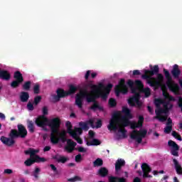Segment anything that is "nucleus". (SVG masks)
<instances>
[{
    "mask_svg": "<svg viewBox=\"0 0 182 182\" xmlns=\"http://www.w3.org/2000/svg\"><path fill=\"white\" fill-rule=\"evenodd\" d=\"M42 100V97L41 95H38L36 97H34L33 105L36 106H38L39 103H41V101Z\"/></svg>",
    "mask_w": 182,
    "mask_h": 182,
    "instance_id": "37998d69",
    "label": "nucleus"
},
{
    "mask_svg": "<svg viewBox=\"0 0 182 182\" xmlns=\"http://www.w3.org/2000/svg\"><path fill=\"white\" fill-rule=\"evenodd\" d=\"M132 75H133L134 76H140V75H141V73H140V70H134L133 71Z\"/></svg>",
    "mask_w": 182,
    "mask_h": 182,
    "instance_id": "e2e57ef3",
    "label": "nucleus"
},
{
    "mask_svg": "<svg viewBox=\"0 0 182 182\" xmlns=\"http://www.w3.org/2000/svg\"><path fill=\"white\" fill-rule=\"evenodd\" d=\"M102 120L98 119L96 122V128L100 129V127H102Z\"/></svg>",
    "mask_w": 182,
    "mask_h": 182,
    "instance_id": "052dcab7",
    "label": "nucleus"
},
{
    "mask_svg": "<svg viewBox=\"0 0 182 182\" xmlns=\"http://www.w3.org/2000/svg\"><path fill=\"white\" fill-rule=\"evenodd\" d=\"M127 85L129 86V88H132L134 86V82L132 80H128L127 82Z\"/></svg>",
    "mask_w": 182,
    "mask_h": 182,
    "instance_id": "4d7b16f0",
    "label": "nucleus"
},
{
    "mask_svg": "<svg viewBox=\"0 0 182 182\" xmlns=\"http://www.w3.org/2000/svg\"><path fill=\"white\" fill-rule=\"evenodd\" d=\"M48 122L49 119L46 117L41 115L36 119V124L38 127H45L48 124Z\"/></svg>",
    "mask_w": 182,
    "mask_h": 182,
    "instance_id": "dca6fc26",
    "label": "nucleus"
},
{
    "mask_svg": "<svg viewBox=\"0 0 182 182\" xmlns=\"http://www.w3.org/2000/svg\"><path fill=\"white\" fill-rule=\"evenodd\" d=\"M79 126L82 130H85V132H87V130H89V125H87V122H79Z\"/></svg>",
    "mask_w": 182,
    "mask_h": 182,
    "instance_id": "e433bc0d",
    "label": "nucleus"
},
{
    "mask_svg": "<svg viewBox=\"0 0 182 182\" xmlns=\"http://www.w3.org/2000/svg\"><path fill=\"white\" fill-rule=\"evenodd\" d=\"M31 85H32V82L31 81H27L24 82V84L22 86L23 90L26 91L30 90Z\"/></svg>",
    "mask_w": 182,
    "mask_h": 182,
    "instance_id": "4c0bfd02",
    "label": "nucleus"
},
{
    "mask_svg": "<svg viewBox=\"0 0 182 182\" xmlns=\"http://www.w3.org/2000/svg\"><path fill=\"white\" fill-rule=\"evenodd\" d=\"M77 90V87H75L73 85H70L69 90L67 91V94L68 95V96L70 95H75Z\"/></svg>",
    "mask_w": 182,
    "mask_h": 182,
    "instance_id": "72a5a7b5",
    "label": "nucleus"
},
{
    "mask_svg": "<svg viewBox=\"0 0 182 182\" xmlns=\"http://www.w3.org/2000/svg\"><path fill=\"white\" fill-rule=\"evenodd\" d=\"M100 141L97 139H93L90 141H87V146H100Z\"/></svg>",
    "mask_w": 182,
    "mask_h": 182,
    "instance_id": "f704fd0d",
    "label": "nucleus"
},
{
    "mask_svg": "<svg viewBox=\"0 0 182 182\" xmlns=\"http://www.w3.org/2000/svg\"><path fill=\"white\" fill-rule=\"evenodd\" d=\"M43 116H48L49 114V109L48 107L44 106L42 109Z\"/></svg>",
    "mask_w": 182,
    "mask_h": 182,
    "instance_id": "3c124183",
    "label": "nucleus"
},
{
    "mask_svg": "<svg viewBox=\"0 0 182 182\" xmlns=\"http://www.w3.org/2000/svg\"><path fill=\"white\" fill-rule=\"evenodd\" d=\"M108 103L109 105V107H116L117 105V102H116V100H114V98H110Z\"/></svg>",
    "mask_w": 182,
    "mask_h": 182,
    "instance_id": "a19ab883",
    "label": "nucleus"
},
{
    "mask_svg": "<svg viewBox=\"0 0 182 182\" xmlns=\"http://www.w3.org/2000/svg\"><path fill=\"white\" fill-rule=\"evenodd\" d=\"M164 106V110L165 113H168V110L173 109V105L170 104L169 101L164 100V103L162 104Z\"/></svg>",
    "mask_w": 182,
    "mask_h": 182,
    "instance_id": "bb28decb",
    "label": "nucleus"
},
{
    "mask_svg": "<svg viewBox=\"0 0 182 182\" xmlns=\"http://www.w3.org/2000/svg\"><path fill=\"white\" fill-rule=\"evenodd\" d=\"M70 136L71 137H73V139H74V140L77 141V143H78L79 144H83V140L82 139V138L80 137L79 135H77V133L75 132Z\"/></svg>",
    "mask_w": 182,
    "mask_h": 182,
    "instance_id": "473e14b6",
    "label": "nucleus"
},
{
    "mask_svg": "<svg viewBox=\"0 0 182 182\" xmlns=\"http://www.w3.org/2000/svg\"><path fill=\"white\" fill-rule=\"evenodd\" d=\"M168 146L171 148V154L175 157H178V150H180V146L174 141L169 140L168 141Z\"/></svg>",
    "mask_w": 182,
    "mask_h": 182,
    "instance_id": "ddd939ff",
    "label": "nucleus"
},
{
    "mask_svg": "<svg viewBox=\"0 0 182 182\" xmlns=\"http://www.w3.org/2000/svg\"><path fill=\"white\" fill-rule=\"evenodd\" d=\"M171 130H173V126H168L166 125V127L164 128V133H166V134H170V133H171Z\"/></svg>",
    "mask_w": 182,
    "mask_h": 182,
    "instance_id": "49530a36",
    "label": "nucleus"
},
{
    "mask_svg": "<svg viewBox=\"0 0 182 182\" xmlns=\"http://www.w3.org/2000/svg\"><path fill=\"white\" fill-rule=\"evenodd\" d=\"M18 130L11 129L9 134V138L4 136H1L0 140L3 144L12 147L15 144V139L21 137V139H25L28 136V130L23 124H20L17 126Z\"/></svg>",
    "mask_w": 182,
    "mask_h": 182,
    "instance_id": "7ed1b4c3",
    "label": "nucleus"
},
{
    "mask_svg": "<svg viewBox=\"0 0 182 182\" xmlns=\"http://www.w3.org/2000/svg\"><path fill=\"white\" fill-rule=\"evenodd\" d=\"M126 166V161L122 159H119L117 160L115 163V171L119 173L122 170V167H124Z\"/></svg>",
    "mask_w": 182,
    "mask_h": 182,
    "instance_id": "6ab92c4d",
    "label": "nucleus"
},
{
    "mask_svg": "<svg viewBox=\"0 0 182 182\" xmlns=\"http://www.w3.org/2000/svg\"><path fill=\"white\" fill-rule=\"evenodd\" d=\"M46 161V159L42 158L38 155H36L33 158L28 159L24 161L25 166L27 167H31L32 164H35V163H45Z\"/></svg>",
    "mask_w": 182,
    "mask_h": 182,
    "instance_id": "f8f14e48",
    "label": "nucleus"
},
{
    "mask_svg": "<svg viewBox=\"0 0 182 182\" xmlns=\"http://www.w3.org/2000/svg\"><path fill=\"white\" fill-rule=\"evenodd\" d=\"M130 139L132 140H136L137 143L140 144L141 141H143V138L141 136H139V135H136V134L132 133L130 134Z\"/></svg>",
    "mask_w": 182,
    "mask_h": 182,
    "instance_id": "7c9ffc66",
    "label": "nucleus"
},
{
    "mask_svg": "<svg viewBox=\"0 0 182 182\" xmlns=\"http://www.w3.org/2000/svg\"><path fill=\"white\" fill-rule=\"evenodd\" d=\"M108 181L109 182H119V177L109 176H108Z\"/></svg>",
    "mask_w": 182,
    "mask_h": 182,
    "instance_id": "de8ad7c7",
    "label": "nucleus"
},
{
    "mask_svg": "<svg viewBox=\"0 0 182 182\" xmlns=\"http://www.w3.org/2000/svg\"><path fill=\"white\" fill-rule=\"evenodd\" d=\"M39 92H41V86L39 84H36L33 87V92L35 95H39Z\"/></svg>",
    "mask_w": 182,
    "mask_h": 182,
    "instance_id": "a18cd8bd",
    "label": "nucleus"
},
{
    "mask_svg": "<svg viewBox=\"0 0 182 182\" xmlns=\"http://www.w3.org/2000/svg\"><path fill=\"white\" fill-rule=\"evenodd\" d=\"M128 103L132 107L136 106L137 109H141L143 103L140 101V94H136L128 100Z\"/></svg>",
    "mask_w": 182,
    "mask_h": 182,
    "instance_id": "9b49d317",
    "label": "nucleus"
},
{
    "mask_svg": "<svg viewBox=\"0 0 182 182\" xmlns=\"http://www.w3.org/2000/svg\"><path fill=\"white\" fill-rule=\"evenodd\" d=\"M132 133L139 136V137H142V139H144L147 136V130L146 129H140L139 131L134 129Z\"/></svg>",
    "mask_w": 182,
    "mask_h": 182,
    "instance_id": "a878e982",
    "label": "nucleus"
},
{
    "mask_svg": "<svg viewBox=\"0 0 182 182\" xmlns=\"http://www.w3.org/2000/svg\"><path fill=\"white\" fill-rule=\"evenodd\" d=\"M122 113L125 114V117L127 119H133V115L132 114V112L127 107H122Z\"/></svg>",
    "mask_w": 182,
    "mask_h": 182,
    "instance_id": "cd10ccee",
    "label": "nucleus"
},
{
    "mask_svg": "<svg viewBox=\"0 0 182 182\" xmlns=\"http://www.w3.org/2000/svg\"><path fill=\"white\" fill-rule=\"evenodd\" d=\"M14 78L15 80L11 82V86L13 89H16V87H19V85L23 82V76L19 71H16L14 75Z\"/></svg>",
    "mask_w": 182,
    "mask_h": 182,
    "instance_id": "9d476101",
    "label": "nucleus"
},
{
    "mask_svg": "<svg viewBox=\"0 0 182 182\" xmlns=\"http://www.w3.org/2000/svg\"><path fill=\"white\" fill-rule=\"evenodd\" d=\"M164 75L165 76V78L166 79V83L169 90L171 92H173V93H178V91L180 90V86H178V84L176 83L173 80V77H171L170 71H168L166 68H164Z\"/></svg>",
    "mask_w": 182,
    "mask_h": 182,
    "instance_id": "6e6552de",
    "label": "nucleus"
},
{
    "mask_svg": "<svg viewBox=\"0 0 182 182\" xmlns=\"http://www.w3.org/2000/svg\"><path fill=\"white\" fill-rule=\"evenodd\" d=\"M76 163H80L82 161V154H79L75 156Z\"/></svg>",
    "mask_w": 182,
    "mask_h": 182,
    "instance_id": "13d9d810",
    "label": "nucleus"
},
{
    "mask_svg": "<svg viewBox=\"0 0 182 182\" xmlns=\"http://www.w3.org/2000/svg\"><path fill=\"white\" fill-rule=\"evenodd\" d=\"M98 88L99 89H103L104 92H106L107 95L110 94V91L113 88V84H108L106 87H105V85L103 83H100L98 85Z\"/></svg>",
    "mask_w": 182,
    "mask_h": 182,
    "instance_id": "412c9836",
    "label": "nucleus"
},
{
    "mask_svg": "<svg viewBox=\"0 0 182 182\" xmlns=\"http://www.w3.org/2000/svg\"><path fill=\"white\" fill-rule=\"evenodd\" d=\"M92 90L91 92L87 91V87H86L84 90H81L79 94L76 95L75 97V105L82 109L83 107V100L86 99L87 103H93L91 107H90V110L96 112V110H100V112H103L105 109L103 107L99 105V102L96 101V99L99 97L97 93H99V87L97 85L90 84L88 85Z\"/></svg>",
    "mask_w": 182,
    "mask_h": 182,
    "instance_id": "f257e3e1",
    "label": "nucleus"
},
{
    "mask_svg": "<svg viewBox=\"0 0 182 182\" xmlns=\"http://www.w3.org/2000/svg\"><path fill=\"white\" fill-rule=\"evenodd\" d=\"M80 181V177L79 176H75L74 178H70L68 179V181L70 182H75V181Z\"/></svg>",
    "mask_w": 182,
    "mask_h": 182,
    "instance_id": "6e6d98bb",
    "label": "nucleus"
},
{
    "mask_svg": "<svg viewBox=\"0 0 182 182\" xmlns=\"http://www.w3.org/2000/svg\"><path fill=\"white\" fill-rule=\"evenodd\" d=\"M24 153L26 155H30L31 159H33V157L36 156L37 153H39V150L30 148L28 150L25 151Z\"/></svg>",
    "mask_w": 182,
    "mask_h": 182,
    "instance_id": "393cba45",
    "label": "nucleus"
},
{
    "mask_svg": "<svg viewBox=\"0 0 182 182\" xmlns=\"http://www.w3.org/2000/svg\"><path fill=\"white\" fill-rule=\"evenodd\" d=\"M171 74L172 75L173 79H179L181 75V70L178 68V65L175 64L173 65V68L171 70Z\"/></svg>",
    "mask_w": 182,
    "mask_h": 182,
    "instance_id": "a211bd4d",
    "label": "nucleus"
},
{
    "mask_svg": "<svg viewBox=\"0 0 182 182\" xmlns=\"http://www.w3.org/2000/svg\"><path fill=\"white\" fill-rule=\"evenodd\" d=\"M55 136H57L59 139V141H61L63 143H65L67 141V146H65V149L68 151V153H73L75 150V148L77 145L76 142L73 141V140L70 139L66 138V131H63L61 132H58V134H55Z\"/></svg>",
    "mask_w": 182,
    "mask_h": 182,
    "instance_id": "0eeeda50",
    "label": "nucleus"
},
{
    "mask_svg": "<svg viewBox=\"0 0 182 182\" xmlns=\"http://www.w3.org/2000/svg\"><path fill=\"white\" fill-rule=\"evenodd\" d=\"M50 167L51 168V170H53V171L54 173H58V168H56V166H55V165L50 164Z\"/></svg>",
    "mask_w": 182,
    "mask_h": 182,
    "instance_id": "338daca9",
    "label": "nucleus"
},
{
    "mask_svg": "<svg viewBox=\"0 0 182 182\" xmlns=\"http://www.w3.org/2000/svg\"><path fill=\"white\" fill-rule=\"evenodd\" d=\"M159 65H154L152 70H144V74L141 75V77L146 80V82L151 87L166 86L164 84V75L159 73Z\"/></svg>",
    "mask_w": 182,
    "mask_h": 182,
    "instance_id": "f03ea898",
    "label": "nucleus"
},
{
    "mask_svg": "<svg viewBox=\"0 0 182 182\" xmlns=\"http://www.w3.org/2000/svg\"><path fill=\"white\" fill-rule=\"evenodd\" d=\"M173 164L175 166V168H176V173L179 176H182V167H181V165L180 164H178V161H177V159H173Z\"/></svg>",
    "mask_w": 182,
    "mask_h": 182,
    "instance_id": "b1692460",
    "label": "nucleus"
},
{
    "mask_svg": "<svg viewBox=\"0 0 182 182\" xmlns=\"http://www.w3.org/2000/svg\"><path fill=\"white\" fill-rule=\"evenodd\" d=\"M154 103L156 107H161V105L164 103V100L156 99Z\"/></svg>",
    "mask_w": 182,
    "mask_h": 182,
    "instance_id": "79ce46f5",
    "label": "nucleus"
},
{
    "mask_svg": "<svg viewBox=\"0 0 182 182\" xmlns=\"http://www.w3.org/2000/svg\"><path fill=\"white\" fill-rule=\"evenodd\" d=\"M172 136L179 141H182L181 136L178 133H177V132L173 131Z\"/></svg>",
    "mask_w": 182,
    "mask_h": 182,
    "instance_id": "c03bdc74",
    "label": "nucleus"
},
{
    "mask_svg": "<svg viewBox=\"0 0 182 182\" xmlns=\"http://www.w3.org/2000/svg\"><path fill=\"white\" fill-rule=\"evenodd\" d=\"M75 133H78V134H82L83 133V129L81 127L75 128Z\"/></svg>",
    "mask_w": 182,
    "mask_h": 182,
    "instance_id": "680f3d73",
    "label": "nucleus"
},
{
    "mask_svg": "<svg viewBox=\"0 0 182 182\" xmlns=\"http://www.w3.org/2000/svg\"><path fill=\"white\" fill-rule=\"evenodd\" d=\"M87 125L90 124L92 129H95V121H93V119H90L89 121L87 122Z\"/></svg>",
    "mask_w": 182,
    "mask_h": 182,
    "instance_id": "bf43d9fd",
    "label": "nucleus"
},
{
    "mask_svg": "<svg viewBox=\"0 0 182 182\" xmlns=\"http://www.w3.org/2000/svg\"><path fill=\"white\" fill-rule=\"evenodd\" d=\"M142 92L144 93L145 97H149V96H150V95H151L150 88H149V87L143 89Z\"/></svg>",
    "mask_w": 182,
    "mask_h": 182,
    "instance_id": "09e8293b",
    "label": "nucleus"
},
{
    "mask_svg": "<svg viewBox=\"0 0 182 182\" xmlns=\"http://www.w3.org/2000/svg\"><path fill=\"white\" fill-rule=\"evenodd\" d=\"M129 92V88L127 87V85H126V80L123 78H122L118 85L115 86V93L117 96H119L120 93H124V95H126Z\"/></svg>",
    "mask_w": 182,
    "mask_h": 182,
    "instance_id": "1a4fd4ad",
    "label": "nucleus"
},
{
    "mask_svg": "<svg viewBox=\"0 0 182 182\" xmlns=\"http://www.w3.org/2000/svg\"><path fill=\"white\" fill-rule=\"evenodd\" d=\"M156 108L157 109L155 110V113L156 116L154 117V119H158V120H159V122H166L167 120V116H162L160 117L162 113H166L163 109V108H161V107H156Z\"/></svg>",
    "mask_w": 182,
    "mask_h": 182,
    "instance_id": "f3484780",
    "label": "nucleus"
},
{
    "mask_svg": "<svg viewBox=\"0 0 182 182\" xmlns=\"http://www.w3.org/2000/svg\"><path fill=\"white\" fill-rule=\"evenodd\" d=\"M12 173H14V171L12 169H5L4 171V174H12Z\"/></svg>",
    "mask_w": 182,
    "mask_h": 182,
    "instance_id": "0e129e2a",
    "label": "nucleus"
},
{
    "mask_svg": "<svg viewBox=\"0 0 182 182\" xmlns=\"http://www.w3.org/2000/svg\"><path fill=\"white\" fill-rule=\"evenodd\" d=\"M134 85L139 89H144V85H143V82L140 80H135Z\"/></svg>",
    "mask_w": 182,
    "mask_h": 182,
    "instance_id": "58836bf2",
    "label": "nucleus"
},
{
    "mask_svg": "<svg viewBox=\"0 0 182 182\" xmlns=\"http://www.w3.org/2000/svg\"><path fill=\"white\" fill-rule=\"evenodd\" d=\"M47 125L50 127L51 134L50 140L52 144H58L59 143V137L55 134H59V128L60 127V119L55 117L48 119Z\"/></svg>",
    "mask_w": 182,
    "mask_h": 182,
    "instance_id": "20e7f679",
    "label": "nucleus"
},
{
    "mask_svg": "<svg viewBox=\"0 0 182 182\" xmlns=\"http://www.w3.org/2000/svg\"><path fill=\"white\" fill-rule=\"evenodd\" d=\"M143 123H144V117L143 115H140L138 117V122H130L129 118L126 117H122L121 119H119L120 127L124 129V127H127V126H130L132 130H135V129H140L143 127Z\"/></svg>",
    "mask_w": 182,
    "mask_h": 182,
    "instance_id": "423d86ee",
    "label": "nucleus"
},
{
    "mask_svg": "<svg viewBox=\"0 0 182 182\" xmlns=\"http://www.w3.org/2000/svg\"><path fill=\"white\" fill-rule=\"evenodd\" d=\"M27 109L28 110H30V112H32L35 109V107H33V104L32 102H28L27 104Z\"/></svg>",
    "mask_w": 182,
    "mask_h": 182,
    "instance_id": "603ef678",
    "label": "nucleus"
},
{
    "mask_svg": "<svg viewBox=\"0 0 182 182\" xmlns=\"http://www.w3.org/2000/svg\"><path fill=\"white\" fill-rule=\"evenodd\" d=\"M65 126L67 127V133H68V134H70V136L73 135L75 132V131H73V126H72V123L69 121H68L65 123Z\"/></svg>",
    "mask_w": 182,
    "mask_h": 182,
    "instance_id": "c756f323",
    "label": "nucleus"
},
{
    "mask_svg": "<svg viewBox=\"0 0 182 182\" xmlns=\"http://www.w3.org/2000/svg\"><path fill=\"white\" fill-rule=\"evenodd\" d=\"M27 127H28V132H30V133H34L35 125L33 124V122L28 120L27 122Z\"/></svg>",
    "mask_w": 182,
    "mask_h": 182,
    "instance_id": "2f4dec72",
    "label": "nucleus"
},
{
    "mask_svg": "<svg viewBox=\"0 0 182 182\" xmlns=\"http://www.w3.org/2000/svg\"><path fill=\"white\" fill-rule=\"evenodd\" d=\"M20 100L23 103H26V102L29 100V92L24 91L21 92L20 93Z\"/></svg>",
    "mask_w": 182,
    "mask_h": 182,
    "instance_id": "5701e85b",
    "label": "nucleus"
},
{
    "mask_svg": "<svg viewBox=\"0 0 182 182\" xmlns=\"http://www.w3.org/2000/svg\"><path fill=\"white\" fill-rule=\"evenodd\" d=\"M79 153H86V149H85L83 146H80L77 149Z\"/></svg>",
    "mask_w": 182,
    "mask_h": 182,
    "instance_id": "69168bd1",
    "label": "nucleus"
},
{
    "mask_svg": "<svg viewBox=\"0 0 182 182\" xmlns=\"http://www.w3.org/2000/svg\"><path fill=\"white\" fill-rule=\"evenodd\" d=\"M53 159L56 160L58 163H62V164H65V163L69 161V158L58 155L53 156Z\"/></svg>",
    "mask_w": 182,
    "mask_h": 182,
    "instance_id": "4be33fe9",
    "label": "nucleus"
},
{
    "mask_svg": "<svg viewBox=\"0 0 182 182\" xmlns=\"http://www.w3.org/2000/svg\"><path fill=\"white\" fill-rule=\"evenodd\" d=\"M132 93H133L134 95H139V92H137V91L139 90V88H137V87H132L130 88Z\"/></svg>",
    "mask_w": 182,
    "mask_h": 182,
    "instance_id": "864d4df0",
    "label": "nucleus"
},
{
    "mask_svg": "<svg viewBox=\"0 0 182 182\" xmlns=\"http://www.w3.org/2000/svg\"><path fill=\"white\" fill-rule=\"evenodd\" d=\"M41 173V168L38 167H36L35 170L33 171V176L36 178H39V173Z\"/></svg>",
    "mask_w": 182,
    "mask_h": 182,
    "instance_id": "ea45409f",
    "label": "nucleus"
},
{
    "mask_svg": "<svg viewBox=\"0 0 182 182\" xmlns=\"http://www.w3.org/2000/svg\"><path fill=\"white\" fill-rule=\"evenodd\" d=\"M57 95H53V99L54 102H59L62 97H66V96H68V92L65 91L64 90H62L60 88L58 89L56 91Z\"/></svg>",
    "mask_w": 182,
    "mask_h": 182,
    "instance_id": "4468645a",
    "label": "nucleus"
},
{
    "mask_svg": "<svg viewBox=\"0 0 182 182\" xmlns=\"http://www.w3.org/2000/svg\"><path fill=\"white\" fill-rule=\"evenodd\" d=\"M141 169L143 171V178H151L153 176L149 174V173H151V168H150V166L149 164L144 163L141 165Z\"/></svg>",
    "mask_w": 182,
    "mask_h": 182,
    "instance_id": "2eb2a0df",
    "label": "nucleus"
},
{
    "mask_svg": "<svg viewBox=\"0 0 182 182\" xmlns=\"http://www.w3.org/2000/svg\"><path fill=\"white\" fill-rule=\"evenodd\" d=\"M101 166H103V160L100 158L97 159L93 162V166L94 167H101Z\"/></svg>",
    "mask_w": 182,
    "mask_h": 182,
    "instance_id": "c9c22d12",
    "label": "nucleus"
},
{
    "mask_svg": "<svg viewBox=\"0 0 182 182\" xmlns=\"http://www.w3.org/2000/svg\"><path fill=\"white\" fill-rule=\"evenodd\" d=\"M98 174L100 177H107L109 174V170H107L106 167H101L98 171Z\"/></svg>",
    "mask_w": 182,
    "mask_h": 182,
    "instance_id": "c85d7f7f",
    "label": "nucleus"
},
{
    "mask_svg": "<svg viewBox=\"0 0 182 182\" xmlns=\"http://www.w3.org/2000/svg\"><path fill=\"white\" fill-rule=\"evenodd\" d=\"M109 94H107V92H102L101 94H100V96H101V97H102V100H107V95H108Z\"/></svg>",
    "mask_w": 182,
    "mask_h": 182,
    "instance_id": "5fc2aeb1",
    "label": "nucleus"
},
{
    "mask_svg": "<svg viewBox=\"0 0 182 182\" xmlns=\"http://www.w3.org/2000/svg\"><path fill=\"white\" fill-rule=\"evenodd\" d=\"M178 107H182V97H178Z\"/></svg>",
    "mask_w": 182,
    "mask_h": 182,
    "instance_id": "774afa93",
    "label": "nucleus"
},
{
    "mask_svg": "<svg viewBox=\"0 0 182 182\" xmlns=\"http://www.w3.org/2000/svg\"><path fill=\"white\" fill-rule=\"evenodd\" d=\"M0 79L2 80H9L11 79V73L6 70H2L0 68Z\"/></svg>",
    "mask_w": 182,
    "mask_h": 182,
    "instance_id": "aec40b11",
    "label": "nucleus"
},
{
    "mask_svg": "<svg viewBox=\"0 0 182 182\" xmlns=\"http://www.w3.org/2000/svg\"><path fill=\"white\" fill-rule=\"evenodd\" d=\"M163 96L164 97H165V99H168L171 101L174 100V97H173L172 96H170V94H168V92H164Z\"/></svg>",
    "mask_w": 182,
    "mask_h": 182,
    "instance_id": "8fccbe9b",
    "label": "nucleus"
},
{
    "mask_svg": "<svg viewBox=\"0 0 182 182\" xmlns=\"http://www.w3.org/2000/svg\"><path fill=\"white\" fill-rule=\"evenodd\" d=\"M108 129L109 130H118L119 133H122V137L124 139H126L127 136L126 135V133H127V130H126L125 128H122L120 127V118L119 117L118 113H114L112 115V119L109 121V124L108 125Z\"/></svg>",
    "mask_w": 182,
    "mask_h": 182,
    "instance_id": "39448f33",
    "label": "nucleus"
}]
</instances>
